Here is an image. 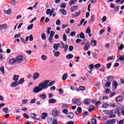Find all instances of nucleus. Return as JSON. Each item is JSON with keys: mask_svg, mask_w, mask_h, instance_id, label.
I'll return each mask as SVG.
<instances>
[{"mask_svg": "<svg viewBox=\"0 0 124 124\" xmlns=\"http://www.w3.org/2000/svg\"><path fill=\"white\" fill-rule=\"evenodd\" d=\"M49 82H50V80H46L42 81L39 84V86L40 87H41L42 90L48 89V84H49Z\"/></svg>", "mask_w": 124, "mask_h": 124, "instance_id": "nucleus-1", "label": "nucleus"}, {"mask_svg": "<svg viewBox=\"0 0 124 124\" xmlns=\"http://www.w3.org/2000/svg\"><path fill=\"white\" fill-rule=\"evenodd\" d=\"M41 91H42V89L39 87V85H38V86H35L33 89V93H40Z\"/></svg>", "mask_w": 124, "mask_h": 124, "instance_id": "nucleus-2", "label": "nucleus"}, {"mask_svg": "<svg viewBox=\"0 0 124 124\" xmlns=\"http://www.w3.org/2000/svg\"><path fill=\"white\" fill-rule=\"evenodd\" d=\"M54 12H55V8H52L51 10L50 9H47L46 11V15H49V16H51L53 15Z\"/></svg>", "mask_w": 124, "mask_h": 124, "instance_id": "nucleus-3", "label": "nucleus"}, {"mask_svg": "<svg viewBox=\"0 0 124 124\" xmlns=\"http://www.w3.org/2000/svg\"><path fill=\"white\" fill-rule=\"evenodd\" d=\"M16 62H19L21 63V62H23L24 61V57L22 55H19L16 57Z\"/></svg>", "mask_w": 124, "mask_h": 124, "instance_id": "nucleus-4", "label": "nucleus"}, {"mask_svg": "<svg viewBox=\"0 0 124 124\" xmlns=\"http://www.w3.org/2000/svg\"><path fill=\"white\" fill-rule=\"evenodd\" d=\"M54 35H55V31H51L50 36L48 38L49 42L53 43V37H54Z\"/></svg>", "mask_w": 124, "mask_h": 124, "instance_id": "nucleus-5", "label": "nucleus"}, {"mask_svg": "<svg viewBox=\"0 0 124 124\" xmlns=\"http://www.w3.org/2000/svg\"><path fill=\"white\" fill-rule=\"evenodd\" d=\"M106 113H107V114L109 115V118H110L116 117V115L113 114V110L106 111Z\"/></svg>", "mask_w": 124, "mask_h": 124, "instance_id": "nucleus-6", "label": "nucleus"}, {"mask_svg": "<svg viewBox=\"0 0 124 124\" xmlns=\"http://www.w3.org/2000/svg\"><path fill=\"white\" fill-rule=\"evenodd\" d=\"M67 117L69 119H73V118H74V113L73 112H69L67 114Z\"/></svg>", "mask_w": 124, "mask_h": 124, "instance_id": "nucleus-7", "label": "nucleus"}, {"mask_svg": "<svg viewBox=\"0 0 124 124\" xmlns=\"http://www.w3.org/2000/svg\"><path fill=\"white\" fill-rule=\"evenodd\" d=\"M78 9V6L77 5H74L71 7V12H75L76 10H77Z\"/></svg>", "mask_w": 124, "mask_h": 124, "instance_id": "nucleus-8", "label": "nucleus"}, {"mask_svg": "<svg viewBox=\"0 0 124 124\" xmlns=\"http://www.w3.org/2000/svg\"><path fill=\"white\" fill-rule=\"evenodd\" d=\"M6 29H7V24L0 25V31H2V30H5Z\"/></svg>", "mask_w": 124, "mask_h": 124, "instance_id": "nucleus-9", "label": "nucleus"}, {"mask_svg": "<svg viewBox=\"0 0 124 124\" xmlns=\"http://www.w3.org/2000/svg\"><path fill=\"white\" fill-rule=\"evenodd\" d=\"M115 100L116 102H122L123 101V97L122 96H118L116 98Z\"/></svg>", "mask_w": 124, "mask_h": 124, "instance_id": "nucleus-10", "label": "nucleus"}, {"mask_svg": "<svg viewBox=\"0 0 124 124\" xmlns=\"http://www.w3.org/2000/svg\"><path fill=\"white\" fill-rule=\"evenodd\" d=\"M17 86H19L18 81L13 82L12 83V84L11 85V87H12V88H15V87H17Z\"/></svg>", "mask_w": 124, "mask_h": 124, "instance_id": "nucleus-11", "label": "nucleus"}, {"mask_svg": "<svg viewBox=\"0 0 124 124\" xmlns=\"http://www.w3.org/2000/svg\"><path fill=\"white\" fill-rule=\"evenodd\" d=\"M39 73H35L33 75V80H36L39 77Z\"/></svg>", "mask_w": 124, "mask_h": 124, "instance_id": "nucleus-12", "label": "nucleus"}, {"mask_svg": "<svg viewBox=\"0 0 124 124\" xmlns=\"http://www.w3.org/2000/svg\"><path fill=\"white\" fill-rule=\"evenodd\" d=\"M89 48H90V42H87L84 47V51H88Z\"/></svg>", "mask_w": 124, "mask_h": 124, "instance_id": "nucleus-13", "label": "nucleus"}, {"mask_svg": "<svg viewBox=\"0 0 124 124\" xmlns=\"http://www.w3.org/2000/svg\"><path fill=\"white\" fill-rule=\"evenodd\" d=\"M60 46H61V45L60 44H55L53 45V48L54 50H55V51H58V48H59Z\"/></svg>", "mask_w": 124, "mask_h": 124, "instance_id": "nucleus-14", "label": "nucleus"}, {"mask_svg": "<svg viewBox=\"0 0 124 124\" xmlns=\"http://www.w3.org/2000/svg\"><path fill=\"white\" fill-rule=\"evenodd\" d=\"M115 114H118V117H121V109L119 108H116L114 111Z\"/></svg>", "mask_w": 124, "mask_h": 124, "instance_id": "nucleus-15", "label": "nucleus"}, {"mask_svg": "<svg viewBox=\"0 0 124 124\" xmlns=\"http://www.w3.org/2000/svg\"><path fill=\"white\" fill-rule=\"evenodd\" d=\"M80 102V99H74L72 100L73 104H78Z\"/></svg>", "mask_w": 124, "mask_h": 124, "instance_id": "nucleus-16", "label": "nucleus"}, {"mask_svg": "<svg viewBox=\"0 0 124 124\" xmlns=\"http://www.w3.org/2000/svg\"><path fill=\"white\" fill-rule=\"evenodd\" d=\"M56 102H57V100L54 98L50 99L48 100V103L50 104H53L54 103H56Z\"/></svg>", "mask_w": 124, "mask_h": 124, "instance_id": "nucleus-17", "label": "nucleus"}, {"mask_svg": "<svg viewBox=\"0 0 124 124\" xmlns=\"http://www.w3.org/2000/svg\"><path fill=\"white\" fill-rule=\"evenodd\" d=\"M77 111H75V113L76 115L79 114V113H82V108L81 107H78L77 108Z\"/></svg>", "mask_w": 124, "mask_h": 124, "instance_id": "nucleus-18", "label": "nucleus"}, {"mask_svg": "<svg viewBox=\"0 0 124 124\" xmlns=\"http://www.w3.org/2000/svg\"><path fill=\"white\" fill-rule=\"evenodd\" d=\"M47 116L48 114H47V113L45 112L42 113L41 118L42 120H45V119H46V118H47Z\"/></svg>", "mask_w": 124, "mask_h": 124, "instance_id": "nucleus-19", "label": "nucleus"}, {"mask_svg": "<svg viewBox=\"0 0 124 124\" xmlns=\"http://www.w3.org/2000/svg\"><path fill=\"white\" fill-rule=\"evenodd\" d=\"M107 123L109 124H114L115 123H116V119H113L112 120H108Z\"/></svg>", "mask_w": 124, "mask_h": 124, "instance_id": "nucleus-20", "label": "nucleus"}, {"mask_svg": "<svg viewBox=\"0 0 124 124\" xmlns=\"http://www.w3.org/2000/svg\"><path fill=\"white\" fill-rule=\"evenodd\" d=\"M19 76L18 75H14L13 80H14L15 82H18V80H19Z\"/></svg>", "mask_w": 124, "mask_h": 124, "instance_id": "nucleus-21", "label": "nucleus"}, {"mask_svg": "<svg viewBox=\"0 0 124 124\" xmlns=\"http://www.w3.org/2000/svg\"><path fill=\"white\" fill-rule=\"evenodd\" d=\"M52 114L53 117H57L58 116V110H57L56 109H54L52 111Z\"/></svg>", "mask_w": 124, "mask_h": 124, "instance_id": "nucleus-22", "label": "nucleus"}, {"mask_svg": "<svg viewBox=\"0 0 124 124\" xmlns=\"http://www.w3.org/2000/svg\"><path fill=\"white\" fill-rule=\"evenodd\" d=\"M76 2H77V0H70L69 4L70 6L73 5V4H75Z\"/></svg>", "mask_w": 124, "mask_h": 124, "instance_id": "nucleus-23", "label": "nucleus"}, {"mask_svg": "<svg viewBox=\"0 0 124 124\" xmlns=\"http://www.w3.org/2000/svg\"><path fill=\"white\" fill-rule=\"evenodd\" d=\"M40 99H43V100H45L46 99V94H42V95H39Z\"/></svg>", "mask_w": 124, "mask_h": 124, "instance_id": "nucleus-24", "label": "nucleus"}, {"mask_svg": "<svg viewBox=\"0 0 124 124\" xmlns=\"http://www.w3.org/2000/svg\"><path fill=\"white\" fill-rule=\"evenodd\" d=\"M17 62L16 59H11L10 60L9 64H14V63H15V62Z\"/></svg>", "mask_w": 124, "mask_h": 124, "instance_id": "nucleus-25", "label": "nucleus"}, {"mask_svg": "<svg viewBox=\"0 0 124 124\" xmlns=\"http://www.w3.org/2000/svg\"><path fill=\"white\" fill-rule=\"evenodd\" d=\"M68 77V74L67 73H65L63 75L62 78V80H66Z\"/></svg>", "mask_w": 124, "mask_h": 124, "instance_id": "nucleus-26", "label": "nucleus"}, {"mask_svg": "<svg viewBox=\"0 0 124 124\" xmlns=\"http://www.w3.org/2000/svg\"><path fill=\"white\" fill-rule=\"evenodd\" d=\"M24 82H25V79H24V78H22L19 79V80L17 81V83H18V85H22L24 83Z\"/></svg>", "mask_w": 124, "mask_h": 124, "instance_id": "nucleus-27", "label": "nucleus"}, {"mask_svg": "<svg viewBox=\"0 0 124 124\" xmlns=\"http://www.w3.org/2000/svg\"><path fill=\"white\" fill-rule=\"evenodd\" d=\"M60 11H61L62 14L63 15H66L67 14V12H66V10L63 9H61Z\"/></svg>", "mask_w": 124, "mask_h": 124, "instance_id": "nucleus-28", "label": "nucleus"}, {"mask_svg": "<svg viewBox=\"0 0 124 124\" xmlns=\"http://www.w3.org/2000/svg\"><path fill=\"white\" fill-rule=\"evenodd\" d=\"M81 14V12H76L74 14H73L72 15V17H78V16H80V14Z\"/></svg>", "mask_w": 124, "mask_h": 124, "instance_id": "nucleus-29", "label": "nucleus"}, {"mask_svg": "<svg viewBox=\"0 0 124 124\" xmlns=\"http://www.w3.org/2000/svg\"><path fill=\"white\" fill-rule=\"evenodd\" d=\"M90 102H91V101L89 99H85L84 100V103H85V104H86L87 105H89V104H90Z\"/></svg>", "mask_w": 124, "mask_h": 124, "instance_id": "nucleus-30", "label": "nucleus"}, {"mask_svg": "<svg viewBox=\"0 0 124 124\" xmlns=\"http://www.w3.org/2000/svg\"><path fill=\"white\" fill-rule=\"evenodd\" d=\"M108 82L111 83L113 81V78L111 76H109L107 79Z\"/></svg>", "mask_w": 124, "mask_h": 124, "instance_id": "nucleus-31", "label": "nucleus"}, {"mask_svg": "<svg viewBox=\"0 0 124 124\" xmlns=\"http://www.w3.org/2000/svg\"><path fill=\"white\" fill-rule=\"evenodd\" d=\"M31 117L33 120L36 119V114H35V113H31Z\"/></svg>", "mask_w": 124, "mask_h": 124, "instance_id": "nucleus-32", "label": "nucleus"}, {"mask_svg": "<svg viewBox=\"0 0 124 124\" xmlns=\"http://www.w3.org/2000/svg\"><path fill=\"white\" fill-rule=\"evenodd\" d=\"M112 86H114L115 89H117V87H118V83L116 81H114L112 83Z\"/></svg>", "mask_w": 124, "mask_h": 124, "instance_id": "nucleus-33", "label": "nucleus"}, {"mask_svg": "<svg viewBox=\"0 0 124 124\" xmlns=\"http://www.w3.org/2000/svg\"><path fill=\"white\" fill-rule=\"evenodd\" d=\"M5 14H8V15H10L11 14V9H9L7 11H4Z\"/></svg>", "mask_w": 124, "mask_h": 124, "instance_id": "nucleus-34", "label": "nucleus"}, {"mask_svg": "<svg viewBox=\"0 0 124 124\" xmlns=\"http://www.w3.org/2000/svg\"><path fill=\"white\" fill-rule=\"evenodd\" d=\"M60 55H61V52H60V51H57L54 53V56L56 58H58V57H59Z\"/></svg>", "mask_w": 124, "mask_h": 124, "instance_id": "nucleus-35", "label": "nucleus"}, {"mask_svg": "<svg viewBox=\"0 0 124 124\" xmlns=\"http://www.w3.org/2000/svg\"><path fill=\"white\" fill-rule=\"evenodd\" d=\"M42 39L43 40H46V35H45V33H42L41 35Z\"/></svg>", "mask_w": 124, "mask_h": 124, "instance_id": "nucleus-36", "label": "nucleus"}, {"mask_svg": "<svg viewBox=\"0 0 124 124\" xmlns=\"http://www.w3.org/2000/svg\"><path fill=\"white\" fill-rule=\"evenodd\" d=\"M66 58H67V59L68 60H69L70 59H72V58H73V55L72 54H69L66 55Z\"/></svg>", "mask_w": 124, "mask_h": 124, "instance_id": "nucleus-37", "label": "nucleus"}, {"mask_svg": "<svg viewBox=\"0 0 124 124\" xmlns=\"http://www.w3.org/2000/svg\"><path fill=\"white\" fill-rule=\"evenodd\" d=\"M62 47L64 49L65 52H66L68 49V45H64L62 46Z\"/></svg>", "mask_w": 124, "mask_h": 124, "instance_id": "nucleus-38", "label": "nucleus"}, {"mask_svg": "<svg viewBox=\"0 0 124 124\" xmlns=\"http://www.w3.org/2000/svg\"><path fill=\"white\" fill-rule=\"evenodd\" d=\"M3 111L6 114L9 112V110L8 109V108H3Z\"/></svg>", "mask_w": 124, "mask_h": 124, "instance_id": "nucleus-39", "label": "nucleus"}, {"mask_svg": "<svg viewBox=\"0 0 124 124\" xmlns=\"http://www.w3.org/2000/svg\"><path fill=\"white\" fill-rule=\"evenodd\" d=\"M115 57L114 56H112L111 57H108L107 59V61H112V60H114Z\"/></svg>", "mask_w": 124, "mask_h": 124, "instance_id": "nucleus-40", "label": "nucleus"}, {"mask_svg": "<svg viewBox=\"0 0 124 124\" xmlns=\"http://www.w3.org/2000/svg\"><path fill=\"white\" fill-rule=\"evenodd\" d=\"M94 43V46H96V41L95 40H93L91 43L90 44L91 45H93Z\"/></svg>", "mask_w": 124, "mask_h": 124, "instance_id": "nucleus-41", "label": "nucleus"}, {"mask_svg": "<svg viewBox=\"0 0 124 124\" xmlns=\"http://www.w3.org/2000/svg\"><path fill=\"white\" fill-rule=\"evenodd\" d=\"M91 124H96V119H94V118H93L91 120Z\"/></svg>", "mask_w": 124, "mask_h": 124, "instance_id": "nucleus-42", "label": "nucleus"}, {"mask_svg": "<svg viewBox=\"0 0 124 124\" xmlns=\"http://www.w3.org/2000/svg\"><path fill=\"white\" fill-rule=\"evenodd\" d=\"M32 28H33V24H31L30 26H29L27 27V30L28 31H30V30H31V29H32Z\"/></svg>", "mask_w": 124, "mask_h": 124, "instance_id": "nucleus-43", "label": "nucleus"}, {"mask_svg": "<svg viewBox=\"0 0 124 124\" xmlns=\"http://www.w3.org/2000/svg\"><path fill=\"white\" fill-rule=\"evenodd\" d=\"M124 44H122L118 48V52H120L119 50H123L124 49Z\"/></svg>", "mask_w": 124, "mask_h": 124, "instance_id": "nucleus-44", "label": "nucleus"}, {"mask_svg": "<svg viewBox=\"0 0 124 124\" xmlns=\"http://www.w3.org/2000/svg\"><path fill=\"white\" fill-rule=\"evenodd\" d=\"M80 38H81V39H85V35L84 34V33L83 32L80 33Z\"/></svg>", "mask_w": 124, "mask_h": 124, "instance_id": "nucleus-45", "label": "nucleus"}, {"mask_svg": "<svg viewBox=\"0 0 124 124\" xmlns=\"http://www.w3.org/2000/svg\"><path fill=\"white\" fill-rule=\"evenodd\" d=\"M100 66H101V64H100V63H97L94 65V67H95V68H99Z\"/></svg>", "mask_w": 124, "mask_h": 124, "instance_id": "nucleus-46", "label": "nucleus"}, {"mask_svg": "<svg viewBox=\"0 0 124 124\" xmlns=\"http://www.w3.org/2000/svg\"><path fill=\"white\" fill-rule=\"evenodd\" d=\"M73 49H74L73 46H69V51H70V52H72L73 51Z\"/></svg>", "mask_w": 124, "mask_h": 124, "instance_id": "nucleus-47", "label": "nucleus"}, {"mask_svg": "<svg viewBox=\"0 0 124 124\" xmlns=\"http://www.w3.org/2000/svg\"><path fill=\"white\" fill-rule=\"evenodd\" d=\"M61 8H65L66 7V4L64 3H62L61 5Z\"/></svg>", "mask_w": 124, "mask_h": 124, "instance_id": "nucleus-48", "label": "nucleus"}, {"mask_svg": "<svg viewBox=\"0 0 124 124\" xmlns=\"http://www.w3.org/2000/svg\"><path fill=\"white\" fill-rule=\"evenodd\" d=\"M41 59L43 60V61H45L46 60H47V56L46 55H42L41 56Z\"/></svg>", "mask_w": 124, "mask_h": 124, "instance_id": "nucleus-49", "label": "nucleus"}, {"mask_svg": "<svg viewBox=\"0 0 124 124\" xmlns=\"http://www.w3.org/2000/svg\"><path fill=\"white\" fill-rule=\"evenodd\" d=\"M11 3L12 5H16V0H12L11 1Z\"/></svg>", "mask_w": 124, "mask_h": 124, "instance_id": "nucleus-50", "label": "nucleus"}, {"mask_svg": "<svg viewBox=\"0 0 124 124\" xmlns=\"http://www.w3.org/2000/svg\"><path fill=\"white\" fill-rule=\"evenodd\" d=\"M63 41H66V40H67V37L65 34L63 35Z\"/></svg>", "mask_w": 124, "mask_h": 124, "instance_id": "nucleus-51", "label": "nucleus"}, {"mask_svg": "<svg viewBox=\"0 0 124 124\" xmlns=\"http://www.w3.org/2000/svg\"><path fill=\"white\" fill-rule=\"evenodd\" d=\"M54 84H55V81H52L49 83V84L48 85V87H52V86H53Z\"/></svg>", "mask_w": 124, "mask_h": 124, "instance_id": "nucleus-52", "label": "nucleus"}, {"mask_svg": "<svg viewBox=\"0 0 124 124\" xmlns=\"http://www.w3.org/2000/svg\"><path fill=\"white\" fill-rule=\"evenodd\" d=\"M36 101V99L35 98L32 99H31V101L30 102V103L31 104H32L33 103H35Z\"/></svg>", "mask_w": 124, "mask_h": 124, "instance_id": "nucleus-53", "label": "nucleus"}, {"mask_svg": "<svg viewBox=\"0 0 124 124\" xmlns=\"http://www.w3.org/2000/svg\"><path fill=\"white\" fill-rule=\"evenodd\" d=\"M0 71H1L2 73H3V74H4V67L3 66L0 67Z\"/></svg>", "mask_w": 124, "mask_h": 124, "instance_id": "nucleus-54", "label": "nucleus"}, {"mask_svg": "<svg viewBox=\"0 0 124 124\" xmlns=\"http://www.w3.org/2000/svg\"><path fill=\"white\" fill-rule=\"evenodd\" d=\"M56 24L57 25V26H61V20L60 19H58L56 21Z\"/></svg>", "mask_w": 124, "mask_h": 124, "instance_id": "nucleus-55", "label": "nucleus"}, {"mask_svg": "<svg viewBox=\"0 0 124 124\" xmlns=\"http://www.w3.org/2000/svg\"><path fill=\"white\" fill-rule=\"evenodd\" d=\"M62 108L63 109H67L68 108V105L67 104H64L62 105Z\"/></svg>", "mask_w": 124, "mask_h": 124, "instance_id": "nucleus-56", "label": "nucleus"}, {"mask_svg": "<svg viewBox=\"0 0 124 124\" xmlns=\"http://www.w3.org/2000/svg\"><path fill=\"white\" fill-rule=\"evenodd\" d=\"M86 88L84 86H79V91H85Z\"/></svg>", "mask_w": 124, "mask_h": 124, "instance_id": "nucleus-57", "label": "nucleus"}, {"mask_svg": "<svg viewBox=\"0 0 124 124\" xmlns=\"http://www.w3.org/2000/svg\"><path fill=\"white\" fill-rule=\"evenodd\" d=\"M86 32L88 34L91 33V29H90V28L88 27L86 30Z\"/></svg>", "mask_w": 124, "mask_h": 124, "instance_id": "nucleus-58", "label": "nucleus"}, {"mask_svg": "<svg viewBox=\"0 0 124 124\" xmlns=\"http://www.w3.org/2000/svg\"><path fill=\"white\" fill-rule=\"evenodd\" d=\"M93 67H94V66H93V64H91L89 66V69H93Z\"/></svg>", "mask_w": 124, "mask_h": 124, "instance_id": "nucleus-59", "label": "nucleus"}, {"mask_svg": "<svg viewBox=\"0 0 124 124\" xmlns=\"http://www.w3.org/2000/svg\"><path fill=\"white\" fill-rule=\"evenodd\" d=\"M114 9L115 11H119V10L120 9V6H117L116 7H114Z\"/></svg>", "mask_w": 124, "mask_h": 124, "instance_id": "nucleus-60", "label": "nucleus"}, {"mask_svg": "<svg viewBox=\"0 0 124 124\" xmlns=\"http://www.w3.org/2000/svg\"><path fill=\"white\" fill-rule=\"evenodd\" d=\"M24 118H25L26 119H29L30 118V116L27 114V113H24L23 114Z\"/></svg>", "mask_w": 124, "mask_h": 124, "instance_id": "nucleus-61", "label": "nucleus"}, {"mask_svg": "<svg viewBox=\"0 0 124 124\" xmlns=\"http://www.w3.org/2000/svg\"><path fill=\"white\" fill-rule=\"evenodd\" d=\"M111 85V83L108 81L106 83V87H110Z\"/></svg>", "mask_w": 124, "mask_h": 124, "instance_id": "nucleus-62", "label": "nucleus"}, {"mask_svg": "<svg viewBox=\"0 0 124 124\" xmlns=\"http://www.w3.org/2000/svg\"><path fill=\"white\" fill-rule=\"evenodd\" d=\"M52 124H58V121H57V120L54 119L52 121Z\"/></svg>", "mask_w": 124, "mask_h": 124, "instance_id": "nucleus-63", "label": "nucleus"}, {"mask_svg": "<svg viewBox=\"0 0 124 124\" xmlns=\"http://www.w3.org/2000/svg\"><path fill=\"white\" fill-rule=\"evenodd\" d=\"M119 60L121 62H123V61H124V56L122 55V56H120V57L119 58Z\"/></svg>", "mask_w": 124, "mask_h": 124, "instance_id": "nucleus-64", "label": "nucleus"}]
</instances>
